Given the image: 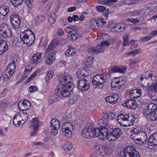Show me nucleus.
Masks as SVG:
<instances>
[{"mask_svg": "<svg viewBox=\"0 0 157 157\" xmlns=\"http://www.w3.org/2000/svg\"><path fill=\"white\" fill-rule=\"evenodd\" d=\"M7 128H2L0 129V135L2 136H5L6 135Z\"/></svg>", "mask_w": 157, "mask_h": 157, "instance_id": "nucleus-46", "label": "nucleus"}, {"mask_svg": "<svg viewBox=\"0 0 157 157\" xmlns=\"http://www.w3.org/2000/svg\"><path fill=\"white\" fill-rule=\"evenodd\" d=\"M91 27L93 29H97L98 28L101 27V25L96 19H92L90 22Z\"/></svg>", "mask_w": 157, "mask_h": 157, "instance_id": "nucleus-34", "label": "nucleus"}, {"mask_svg": "<svg viewBox=\"0 0 157 157\" xmlns=\"http://www.w3.org/2000/svg\"><path fill=\"white\" fill-rule=\"evenodd\" d=\"M96 9L98 11L103 12L105 10V7L102 6H98L96 7Z\"/></svg>", "mask_w": 157, "mask_h": 157, "instance_id": "nucleus-53", "label": "nucleus"}, {"mask_svg": "<svg viewBox=\"0 0 157 157\" xmlns=\"http://www.w3.org/2000/svg\"><path fill=\"white\" fill-rule=\"evenodd\" d=\"M42 122H40L39 119L38 117H35L34 118L32 121L30 127L31 128H38L39 126L42 125Z\"/></svg>", "mask_w": 157, "mask_h": 157, "instance_id": "nucleus-32", "label": "nucleus"}, {"mask_svg": "<svg viewBox=\"0 0 157 157\" xmlns=\"http://www.w3.org/2000/svg\"><path fill=\"white\" fill-rule=\"evenodd\" d=\"M75 49L71 47H69L68 49L65 52V54L67 56H73L76 53Z\"/></svg>", "mask_w": 157, "mask_h": 157, "instance_id": "nucleus-35", "label": "nucleus"}, {"mask_svg": "<svg viewBox=\"0 0 157 157\" xmlns=\"http://www.w3.org/2000/svg\"><path fill=\"white\" fill-rule=\"evenodd\" d=\"M127 80L126 78L124 76H121L115 78V82L111 83L112 86H117V85L123 84Z\"/></svg>", "mask_w": 157, "mask_h": 157, "instance_id": "nucleus-23", "label": "nucleus"}, {"mask_svg": "<svg viewBox=\"0 0 157 157\" xmlns=\"http://www.w3.org/2000/svg\"><path fill=\"white\" fill-rule=\"evenodd\" d=\"M0 35L5 38L12 36V31L6 24H2L0 25Z\"/></svg>", "mask_w": 157, "mask_h": 157, "instance_id": "nucleus-12", "label": "nucleus"}, {"mask_svg": "<svg viewBox=\"0 0 157 157\" xmlns=\"http://www.w3.org/2000/svg\"><path fill=\"white\" fill-rule=\"evenodd\" d=\"M110 43L107 41H102L98 44L96 47L97 53L103 52L105 49V46H109Z\"/></svg>", "mask_w": 157, "mask_h": 157, "instance_id": "nucleus-19", "label": "nucleus"}, {"mask_svg": "<svg viewBox=\"0 0 157 157\" xmlns=\"http://www.w3.org/2000/svg\"><path fill=\"white\" fill-rule=\"evenodd\" d=\"M75 30L74 28L71 27H67L65 29V31L68 33H72L73 32H75V31H74V30Z\"/></svg>", "mask_w": 157, "mask_h": 157, "instance_id": "nucleus-50", "label": "nucleus"}, {"mask_svg": "<svg viewBox=\"0 0 157 157\" xmlns=\"http://www.w3.org/2000/svg\"><path fill=\"white\" fill-rule=\"evenodd\" d=\"M104 151L105 153V156L109 154L112 152L113 146L111 145H107L104 146Z\"/></svg>", "mask_w": 157, "mask_h": 157, "instance_id": "nucleus-39", "label": "nucleus"}, {"mask_svg": "<svg viewBox=\"0 0 157 157\" xmlns=\"http://www.w3.org/2000/svg\"><path fill=\"white\" fill-rule=\"evenodd\" d=\"M127 67L125 66H121L119 67L114 66L110 68V71L112 73L119 72L124 73L126 71Z\"/></svg>", "mask_w": 157, "mask_h": 157, "instance_id": "nucleus-25", "label": "nucleus"}, {"mask_svg": "<svg viewBox=\"0 0 157 157\" xmlns=\"http://www.w3.org/2000/svg\"><path fill=\"white\" fill-rule=\"evenodd\" d=\"M32 70V68L31 67H30V66H27L25 68V69L24 71V73L25 74H26V73H28L30 71Z\"/></svg>", "mask_w": 157, "mask_h": 157, "instance_id": "nucleus-58", "label": "nucleus"}, {"mask_svg": "<svg viewBox=\"0 0 157 157\" xmlns=\"http://www.w3.org/2000/svg\"><path fill=\"white\" fill-rule=\"evenodd\" d=\"M124 3L128 5H132L133 4L132 0H124Z\"/></svg>", "mask_w": 157, "mask_h": 157, "instance_id": "nucleus-64", "label": "nucleus"}, {"mask_svg": "<svg viewBox=\"0 0 157 157\" xmlns=\"http://www.w3.org/2000/svg\"><path fill=\"white\" fill-rule=\"evenodd\" d=\"M125 25L124 24H118L114 27V29L117 32L123 31L125 29Z\"/></svg>", "mask_w": 157, "mask_h": 157, "instance_id": "nucleus-38", "label": "nucleus"}, {"mask_svg": "<svg viewBox=\"0 0 157 157\" xmlns=\"http://www.w3.org/2000/svg\"><path fill=\"white\" fill-rule=\"evenodd\" d=\"M6 68L10 70L13 71L15 72L16 65L14 63H11L7 65Z\"/></svg>", "mask_w": 157, "mask_h": 157, "instance_id": "nucleus-45", "label": "nucleus"}, {"mask_svg": "<svg viewBox=\"0 0 157 157\" xmlns=\"http://www.w3.org/2000/svg\"><path fill=\"white\" fill-rule=\"evenodd\" d=\"M67 117V116L66 115L63 116V119L65 122L62 126L61 132L65 136L70 137L72 134L71 131L73 130V127L71 123L66 122Z\"/></svg>", "mask_w": 157, "mask_h": 157, "instance_id": "nucleus-8", "label": "nucleus"}, {"mask_svg": "<svg viewBox=\"0 0 157 157\" xmlns=\"http://www.w3.org/2000/svg\"><path fill=\"white\" fill-rule=\"evenodd\" d=\"M144 136L143 137L142 139H141V140H143V141L144 142V143H146L147 139V135L146 133L145 134H144V135H142Z\"/></svg>", "mask_w": 157, "mask_h": 157, "instance_id": "nucleus-62", "label": "nucleus"}, {"mask_svg": "<svg viewBox=\"0 0 157 157\" xmlns=\"http://www.w3.org/2000/svg\"><path fill=\"white\" fill-rule=\"evenodd\" d=\"M54 72L53 70H50L48 71L46 76L45 77V81L47 84L52 79L54 75Z\"/></svg>", "mask_w": 157, "mask_h": 157, "instance_id": "nucleus-36", "label": "nucleus"}, {"mask_svg": "<svg viewBox=\"0 0 157 157\" xmlns=\"http://www.w3.org/2000/svg\"><path fill=\"white\" fill-rule=\"evenodd\" d=\"M14 73V72L13 71L10 70L6 68L3 76L4 81L8 80L9 78L12 77Z\"/></svg>", "mask_w": 157, "mask_h": 157, "instance_id": "nucleus-33", "label": "nucleus"}, {"mask_svg": "<svg viewBox=\"0 0 157 157\" xmlns=\"http://www.w3.org/2000/svg\"><path fill=\"white\" fill-rule=\"evenodd\" d=\"M61 97L60 95L56 92L55 90L54 94L51 96L50 98L48 99V102L49 104H52L58 101L60 99Z\"/></svg>", "mask_w": 157, "mask_h": 157, "instance_id": "nucleus-26", "label": "nucleus"}, {"mask_svg": "<svg viewBox=\"0 0 157 157\" xmlns=\"http://www.w3.org/2000/svg\"><path fill=\"white\" fill-rule=\"evenodd\" d=\"M88 53L91 54H95L97 53L96 49L92 47H90L88 50Z\"/></svg>", "mask_w": 157, "mask_h": 157, "instance_id": "nucleus-49", "label": "nucleus"}, {"mask_svg": "<svg viewBox=\"0 0 157 157\" xmlns=\"http://www.w3.org/2000/svg\"><path fill=\"white\" fill-rule=\"evenodd\" d=\"M98 124L99 125V128H94L92 127L85 128L82 131V136L85 138L88 139L91 138L95 136H98L99 138V136L96 135V133L95 132L97 129L101 131V129H103V128H106L107 126L108 122L107 118H105V116L102 117L101 119H99L98 121Z\"/></svg>", "mask_w": 157, "mask_h": 157, "instance_id": "nucleus-2", "label": "nucleus"}, {"mask_svg": "<svg viewBox=\"0 0 157 157\" xmlns=\"http://www.w3.org/2000/svg\"><path fill=\"white\" fill-rule=\"evenodd\" d=\"M10 12V8L8 6L3 5L0 6V14L6 16Z\"/></svg>", "mask_w": 157, "mask_h": 157, "instance_id": "nucleus-31", "label": "nucleus"}, {"mask_svg": "<svg viewBox=\"0 0 157 157\" xmlns=\"http://www.w3.org/2000/svg\"><path fill=\"white\" fill-rule=\"evenodd\" d=\"M96 131V135L99 136V140H104L107 138L109 141H115L118 139L122 134L121 130L118 128H114L109 125L106 128H103L101 130L98 129Z\"/></svg>", "mask_w": 157, "mask_h": 157, "instance_id": "nucleus-1", "label": "nucleus"}, {"mask_svg": "<svg viewBox=\"0 0 157 157\" xmlns=\"http://www.w3.org/2000/svg\"><path fill=\"white\" fill-rule=\"evenodd\" d=\"M38 88L37 86H31L29 88V90L30 92H33L37 91Z\"/></svg>", "mask_w": 157, "mask_h": 157, "instance_id": "nucleus-56", "label": "nucleus"}, {"mask_svg": "<svg viewBox=\"0 0 157 157\" xmlns=\"http://www.w3.org/2000/svg\"><path fill=\"white\" fill-rule=\"evenodd\" d=\"M59 83L58 86H68L71 82V78L69 75H67L64 76L60 77L59 78Z\"/></svg>", "mask_w": 157, "mask_h": 157, "instance_id": "nucleus-15", "label": "nucleus"}, {"mask_svg": "<svg viewBox=\"0 0 157 157\" xmlns=\"http://www.w3.org/2000/svg\"><path fill=\"white\" fill-rule=\"evenodd\" d=\"M148 10H150L151 12H155L157 11V6L153 5L150 6Z\"/></svg>", "mask_w": 157, "mask_h": 157, "instance_id": "nucleus-51", "label": "nucleus"}, {"mask_svg": "<svg viewBox=\"0 0 157 157\" xmlns=\"http://www.w3.org/2000/svg\"><path fill=\"white\" fill-rule=\"evenodd\" d=\"M140 48H136L133 50L132 52V56L137 54L139 52H140Z\"/></svg>", "mask_w": 157, "mask_h": 157, "instance_id": "nucleus-59", "label": "nucleus"}, {"mask_svg": "<svg viewBox=\"0 0 157 157\" xmlns=\"http://www.w3.org/2000/svg\"><path fill=\"white\" fill-rule=\"evenodd\" d=\"M156 74L154 72H151L150 73H145L141 76L140 78V80H144L146 81L147 86L148 87V89L157 92V83L155 85L153 84V82L156 79Z\"/></svg>", "mask_w": 157, "mask_h": 157, "instance_id": "nucleus-3", "label": "nucleus"}, {"mask_svg": "<svg viewBox=\"0 0 157 157\" xmlns=\"http://www.w3.org/2000/svg\"><path fill=\"white\" fill-rule=\"evenodd\" d=\"M104 146H101V147L100 148V150H99V153L102 156H105V153L104 151Z\"/></svg>", "mask_w": 157, "mask_h": 157, "instance_id": "nucleus-55", "label": "nucleus"}, {"mask_svg": "<svg viewBox=\"0 0 157 157\" xmlns=\"http://www.w3.org/2000/svg\"><path fill=\"white\" fill-rule=\"evenodd\" d=\"M51 133L52 135H56L58 132V130L59 128V122L58 120L53 118L51 121Z\"/></svg>", "mask_w": 157, "mask_h": 157, "instance_id": "nucleus-14", "label": "nucleus"}, {"mask_svg": "<svg viewBox=\"0 0 157 157\" xmlns=\"http://www.w3.org/2000/svg\"><path fill=\"white\" fill-rule=\"evenodd\" d=\"M67 41L66 40L64 39L58 40V43L61 45H63L66 44Z\"/></svg>", "mask_w": 157, "mask_h": 157, "instance_id": "nucleus-63", "label": "nucleus"}, {"mask_svg": "<svg viewBox=\"0 0 157 157\" xmlns=\"http://www.w3.org/2000/svg\"><path fill=\"white\" fill-rule=\"evenodd\" d=\"M38 128H32L31 132V136H35L37 134V132L38 131Z\"/></svg>", "mask_w": 157, "mask_h": 157, "instance_id": "nucleus-54", "label": "nucleus"}, {"mask_svg": "<svg viewBox=\"0 0 157 157\" xmlns=\"http://www.w3.org/2000/svg\"><path fill=\"white\" fill-rule=\"evenodd\" d=\"M97 2L99 4H107V0H98Z\"/></svg>", "mask_w": 157, "mask_h": 157, "instance_id": "nucleus-61", "label": "nucleus"}, {"mask_svg": "<svg viewBox=\"0 0 157 157\" xmlns=\"http://www.w3.org/2000/svg\"><path fill=\"white\" fill-rule=\"evenodd\" d=\"M74 31H75V32H73L72 34L69 37V40L71 41H73L76 40L78 36L77 31L75 30H74Z\"/></svg>", "mask_w": 157, "mask_h": 157, "instance_id": "nucleus-41", "label": "nucleus"}, {"mask_svg": "<svg viewBox=\"0 0 157 157\" xmlns=\"http://www.w3.org/2000/svg\"><path fill=\"white\" fill-rule=\"evenodd\" d=\"M58 44V39L55 38L52 40L49 44L46 51L47 52L53 50Z\"/></svg>", "mask_w": 157, "mask_h": 157, "instance_id": "nucleus-29", "label": "nucleus"}, {"mask_svg": "<svg viewBox=\"0 0 157 157\" xmlns=\"http://www.w3.org/2000/svg\"><path fill=\"white\" fill-rule=\"evenodd\" d=\"M116 117V116L113 113L110 111L107 112V115L105 116V117L107 118V120H112L115 119Z\"/></svg>", "mask_w": 157, "mask_h": 157, "instance_id": "nucleus-42", "label": "nucleus"}, {"mask_svg": "<svg viewBox=\"0 0 157 157\" xmlns=\"http://www.w3.org/2000/svg\"><path fill=\"white\" fill-rule=\"evenodd\" d=\"M106 75H96L94 76L93 79V86L95 88H102L104 87L103 84L106 82Z\"/></svg>", "mask_w": 157, "mask_h": 157, "instance_id": "nucleus-7", "label": "nucleus"}, {"mask_svg": "<svg viewBox=\"0 0 157 157\" xmlns=\"http://www.w3.org/2000/svg\"><path fill=\"white\" fill-rule=\"evenodd\" d=\"M129 131L131 133L130 136L131 139H133L136 141V138H137L139 132L140 131V129L138 127H133L132 128L129 129Z\"/></svg>", "mask_w": 157, "mask_h": 157, "instance_id": "nucleus-21", "label": "nucleus"}, {"mask_svg": "<svg viewBox=\"0 0 157 157\" xmlns=\"http://www.w3.org/2000/svg\"><path fill=\"white\" fill-rule=\"evenodd\" d=\"M64 33V31L63 29L59 28L57 31V35L59 36L63 35Z\"/></svg>", "mask_w": 157, "mask_h": 157, "instance_id": "nucleus-60", "label": "nucleus"}, {"mask_svg": "<svg viewBox=\"0 0 157 157\" xmlns=\"http://www.w3.org/2000/svg\"><path fill=\"white\" fill-rule=\"evenodd\" d=\"M118 98L117 94H114L106 97L105 98V100L106 102L113 105L117 102Z\"/></svg>", "mask_w": 157, "mask_h": 157, "instance_id": "nucleus-20", "label": "nucleus"}, {"mask_svg": "<svg viewBox=\"0 0 157 157\" xmlns=\"http://www.w3.org/2000/svg\"><path fill=\"white\" fill-rule=\"evenodd\" d=\"M18 106L20 110L24 111L29 109L31 108V104L29 101L26 99H24L20 101Z\"/></svg>", "mask_w": 157, "mask_h": 157, "instance_id": "nucleus-16", "label": "nucleus"}, {"mask_svg": "<svg viewBox=\"0 0 157 157\" xmlns=\"http://www.w3.org/2000/svg\"><path fill=\"white\" fill-rule=\"evenodd\" d=\"M8 47L6 41L0 40V55L4 54L7 50Z\"/></svg>", "mask_w": 157, "mask_h": 157, "instance_id": "nucleus-27", "label": "nucleus"}, {"mask_svg": "<svg viewBox=\"0 0 157 157\" xmlns=\"http://www.w3.org/2000/svg\"><path fill=\"white\" fill-rule=\"evenodd\" d=\"M147 109L146 112V118L148 120L154 121L157 120V116L153 111L156 108L154 104L150 103L147 106Z\"/></svg>", "mask_w": 157, "mask_h": 157, "instance_id": "nucleus-10", "label": "nucleus"}, {"mask_svg": "<svg viewBox=\"0 0 157 157\" xmlns=\"http://www.w3.org/2000/svg\"><path fill=\"white\" fill-rule=\"evenodd\" d=\"M26 5L28 7L29 9L28 11L29 10V9L31 8L32 7V3L33 1V0H24Z\"/></svg>", "mask_w": 157, "mask_h": 157, "instance_id": "nucleus-52", "label": "nucleus"}, {"mask_svg": "<svg viewBox=\"0 0 157 157\" xmlns=\"http://www.w3.org/2000/svg\"><path fill=\"white\" fill-rule=\"evenodd\" d=\"M56 57V53L55 52H52L49 53L46 59V63L48 65H52L55 61Z\"/></svg>", "mask_w": 157, "mask_h": 157, "instance_id": "nucleus-22", "label": "nucleus"}, {"mask_svg": "<svg viewBox=\"0 0 157 157\" xmlns=\"http://www.w3.org/2000/svg\"><path fill=\"white\" fill-rule=\"evenodd\" d=\"M20 116L22 118V124H23L28 120L29 115L25 112L20 114Z\"/></svg>", "mask_w": 157, "mask_h": 157, "instance_id": "nucleus-40", "label": "nucleus"}, {"mask_svg": "<svg viewBox=\"0 0 157 157\" xmlns=\"http://www.w3.org/2000/svg\"><path fill=\"white\" fill-rule=\"evenodd\" d=\"M122 105L131 109H135L137 106V102L135 100L129 99L126 100L124 103L122 104Z\"/></svg>", "mask_w": 157, "mask_h": 157, "instance_id": "nucleus-17", "label": "nucleus"}, {"mask_svg": "<svg viewBox=\"0 0 157 157\" xmlns=\"http://www.w3.org/2000/svg\"><path fill=\"white\" fill-rule=\"evenodd\" d=\"M152 36H146L144 37H143L140 38V39L143 42H144L149 40L150 39H152Z\"/></svg>", "mask_w": 157, "mask_h": 157, "instance_id": "nucleus-48", "label": "nucleus"}, {"mask_svg": "<svg viewBox=\"0 0 157 157\" xmlns=\"http://www.w3.org/2000/svg\"><path fill=\"white\" fill-rule=\"evenodd\" d=\"M56 18L55 13L52 12L48 16V20L50 24L52 25L55 21Z\"/></svg>", "mask_w": 157, "mask_h": 157, "instance_id": "nucleus-37", "label": "nucleus"}, {"mask_svg": "<svg viewBox=\"0 0 157 157\" xmlns=\"http://www.w3.org/2000/svg\"><path fill=\"white\" fill-rule=\"evenodd\" d=\"M41 53L37 52L34 54L31 58V62L34 64H37L41 61Z\"/></svg>", "mask_w": 157, "mask_h": 157, "instance_id": "nucleus-28", "label": "nucleus"}, {"mask_svg": "<svg viewBox=\"0 0 157 157\" xmlns=\"http://www.w3.org/2000/svg\"><path fill=\"white\" fill-rule=\"evenodd\" d=\"M10 23L12 27L14 29H18L20 28V20L18 13L13 12L10 16Z\"/></svg>", "mask_w": 157, "mask_h": 157, "instance_id": "nucleus-11", "label": "nucleus"}, {"mask_svg": "<svg viewBox=\"0 0 157 157\" xmlns=\"http://www.w3.org/2000/svg\"><path fill=\"white\" fill-rule=\"evenodd\" d=\"M89 82L84 78H79L78 81V88L80 90L84 91L90 88Z\"/></svg>", "mask_w": 157, "mask_h": 157, "instance_id": "nucleus-13", "label": "nucleus"}, {"mask_svg": "<svg viewBox=\"0 0 157 157\" xmlns=\"http://www.w3.org/2000/svg\"><path fill=\"white\" fill-rule=\"evenodd\" d=\"M11 3L14 7L20 6L23 2V0H11Z\"/></svg>", "mask_w": 157, "mask_h": 157, "instance_id": "nucleus-43", "label": "nucleus"}, {"mask_svg": "<svg viewBox=\"0 0 157 157\" xmlns=\"http://www.w3.org/2000/svg\"><path fill=\"white\" fill-rule=\"evenodd\" d=\"M20 37L23 43L27 44L28 47H30L34 43L35 36L34 33L30 29L25 30L20 33Z\"/></svg>", "mask_w": 157, "mask_h": 157, "instance_id": "nucleus-4", "label": "nucleus"}, {"mask_svg": "<svg viewBox=\"0 0 157 157\" xmlns=\"http://www.w3.org/2000/svg\"><path fill=\"white\" fill-rule=\"evenodd\" d=\"M68 86H58L56 91L60 95L61 97H66L69 96L72 93L74 86L73 83H70Z\"/></svg>", "mask_w": 157, "mask_h": 157, "instance_id": "nucleus-6", "label": "nucleus"}, {"mask_svg": "<svg viewBox=\"0 0 157 157\" xmlns=\"http://www.w3.org/2000/svg\"><path fill=\"white\" fill-rule=\"evenodd\" d=\"M44 16L40 15H39L38 17H36V20L38 22H42L43 21L44 19Z\"/></svg>", "mask_w": 157, "mask_h": 157, "instance_id": "nucleus-57", "label": "nucleus"}, {"mask_svg": "<svg viewBox=\"0 0 157 157\" xmlns=\"http://www.w3.org/2000/svg\"><path fill=\"white\" fill-rule=\"evenodd\" d=\"M119 154L124 157H140L138 152L132 146L127 147L123 151L120 152Z\"/></svg>", "mask_w": 157, "mask_h": 157, "instance_id": "nucleus-9", "label": "nucleus"}, {"mask_svg": "<svg viewBox=\"0 0 157 157\" xmlns=\"http://www.w3.org/2000/svg\"><path fill=\"white\" fill-rule=\"evenodd\" d=\"M146 133V132H145L140 130L138 138H136V141L138 142L141 141V139L144 136L142 135H144V134H145Z\"/></svg>", "mask_w": 157, "mask_h": 157, "instance_id": "nucleus-47", "label": "nucleus"}, {"mask_svg": "<svg viewBox=\"0 0 157 157\" xmlns=\"http://www.w3.org/2000/svg\"><path fill=\"white\" fill-rule=\"evenodd\" d=\"M73 147V145L71 143L68 142L63 146V149L65 151H68L71 150Z\"/></svg>", "mask_w": 157, "mask_h": 157, "instance_id": "nucleus-44", "label": "nucleus"}, {"mask_svg": "<svg viewBox=\"0 0 157 157\" xmlns=\"http://www.w3.org/2000/svg\"><path fill=\"white\" fill-rule=\"evenodd\" d=\"M141 90L137 89H132L129 90L130 96L132 98H137L141 96Z\"/></svg>", "mask_w": 157, "mask_h": 157, "instance_id": "nucleus-24", "label": "nucleus"}, {"mask_svg": "<svg viewBox=\"0 0 157 157\" xmlns=\"http://www.w3.org/2000/svg\"><path fill=\"white\" fill-rule=\"evenodd\" d=\"M135 120V118L133 116L129 114H121L117 117V121L121 126H128L133 124Z\"/></svg>", "mask_w": 157, "mask_h": 157, "instance_id": "nucleus-5", "label": "nucleus"}, {"mask_svg": "<svg viewBox=\"0 0 157 157\" xmlns=\"http://www.w3.org/2000/svg\"><path fill=\"white\" fill-rule=\"evenodd\" d=\"M22 122V118L20 114L17 113L15 115L13 119V123L15 126H19Z\"/></svg>", "mask_w": 157, "mask_h": 157, "instance_id": "nucleus-30", "label": "nucleus"}, {"mask_svg": "<svg viewBox=\"0 0 157 157\" xmlns=\"http://www.w3.org/2000/svg\"><path fill=\"white\" fill-rule=\"evenodd\" d=\"M148 145L150 147H154L157 145V132L151 135L147 142Z\"/></svg>", "mask_w": 157, "mask_h": 157, "instance_id": "nucleus-18", "label": "nucleus"}]
</instances>
